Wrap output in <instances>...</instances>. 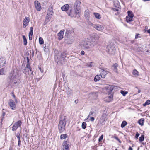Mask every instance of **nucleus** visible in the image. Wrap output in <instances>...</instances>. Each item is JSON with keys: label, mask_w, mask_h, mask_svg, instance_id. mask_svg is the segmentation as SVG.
<instances>
[{"label": "nucleus", "mask_w": 150, "mask_h": 150, "mask_svg": "<svg viewBox=\"0 0 150 150\" xmlns=\"http://www.w3.org/2000/svg\"><path fill=\"white\" fill-rule=\"evenodd\" d=\"M128 150H133V149L131 146H130L128 149Z\"/></svg>", "instance_id": "62"}, {"label": "nucleus", "mask_w": 150, "mask_h": 150, "mask_svg": "<svg viewBox=\"0 0 150 150\" xmlns=\"http://www.w3.org/2000/svg\"><path fill=\"white\" fill-rule=\"evenodd\" d=\"M29 70L28 69L25 68L23 72L26 75H28L29 74Z\"/></svg>", "instance_id": "31"}, {"label": "nucleus", "mask_w": 150, "mask_h": 150, "mask_svg": "<svg viewBox=\"0 0 150 150\" xmlns=\"http://www.w3.org/2000/svg\"><path fill=\"white\" fill-rule=\"evenodd\" d=\"M114 138H115V139H116V140H117V141H118L119 143H121V141L119 139V138L117 136H115L114 137Z\"/></svg>", "instance_id": "48"}, {"label": "nucleus", "mask_w": 150, "mask_h": 150, "mask_svg": "<svg viewBox=\"0 0 150 150\" xmlns=\"http://www.w3.org/2000/svg\"><path fill=\"white\" fill-rule=\"evenodd\" d=\"M39 69L40 70V72L41 73H43V69H41V68L40 67H39Z\"/></svg>", "instance_id": "58"}, {"label": "nucleus", "mask_w": 150, "mask_h": 150, "mask_svg": "<svg viewBox=\"0 0 150 150\" xmlns=\"http://www.w3.org/2000/svg\"><path fill=\"white\" fill-rule=\"evenodd\" d=\"M71 90H69L68 91V92H67V95H69V94H70L71 93Z\"/></svg>", "instance_id": "59"}, {"label": "nucleus", "mask_w": 150, "mask_h": 150, "mask_svg": "<svg viewBox=\"0 0 150 150\" xmlns=\"http://www.w3.org/2000/svg\"><path fill=\"white\" fill-rule=\"evenodd\" d=\"M141 37V35L139 34H137L135 35V39H137Z\"/></svg>", "instance_id": "47"}, {"label": "nucleus", "mask_w": 150, "mask_h": 150, "mask_svg": "<svg viewBox=\"0 0 150 150\" xmlns=\"http://www.w3.org/2000/svg\"><path fill=\"white\" fill-rule=\"evenodd\" d=\"M74 102L76 104L78 102V100H76L74 101Z\"/></svg>", "instance_id": "63"}, {"label": "nucleus", "mask_w": 150, "mask_h": 150, "mask_svg": "<svg viewBox=\"0 0 150 150\" xmlns=\"http://www.w3.org/2000/svg\"><path fill=\"white\" fill-rule=\"evenodd\" d=\"M150 104V100H148L146 101L143 104L144 106H146L147 105H148Z\"/></svg>", "instance_id": "42"}, {"label": "nucleus", "mask_w": 150, "mask_h": 150, "mask_svg": "<svg viewBox=\"0 0 150 150\" xmlns=\"http://www.w3.org/2000/svg\"><path fill=\"white\" fill-rule=\"evenodd\" d=\"M107 109H105V110H104L102 114H104L105 115H107Z\"/></svg>", "instance_id": "52"}, {"label": "nucleus", "mask_w": 150, "mask_h": 150, "mask_svg": "<svg viewBox=\"0 0 150 150\" xmlns=\"http://www.w3.org/2000/svg\"><path fill=\"white\" fill-rule=\"evenodd\" d=\"M140 135L139 133L138 132H137L135 136V137L136 139H137L138 138V137Z\"/></svg>", "instance_id": "53"}, {"label": "nucleus", "mask_w": 150, "mask_h": 150, "mask_svg": "<svg viewBox=\"0 0 150 150\" xmlns=\"http://www.w3.org/2000/svg\"><path fill=\"white\" fill-rule=\"evenodd\" d=\"M93 27L96 30L99 31H102L104 29L103 26L99 24H94L93 25Z\"/></svg>", "instance_id": "11"}, {"label": "nucleus", "mask_w": 150, "mask_h": 150, "mask_svg": "<svg viewBox=\"0 0 150 150\" xmlns=\"http://www.w3.org/2000/svg\"><path fill=\"white\" fill-rule=\"evenodd\" d=\"M68 16L71 17H75L76 14L75 13V11L74 12L72 8H70L69 10L67 12Z\"/></svg>", "instance_id": "10"}, {"label": "nucleus", "mask_w": 150, "mask_h": 150, "mask_svg": "<svg viewBox=\"0 0 150 150\" xmlns=\"http://www.w3.org/2000/svg\"><path fill=\"white\" fill-rule=\"evenodd\" d=\"M6 62V60L4 58H0V67L4 66Z\"/></svg>", "instance_id": "17"}, {"label": "nucleus", "mask_w": 150, "mask_h": 150, "mask_svg": "<svg viewBox=\"0 0 150 150\" xmlns=\"http://www.w3.org/2000/svg\"><path fill=\"white\" fill-rule=\"evenodd\" d=\"M116 49L115 46L113 45L112 46V47H110V49H108V52L110 54H113L115 52V50Z\"/></svg>", "instance_id": "15"}, {"label": "nucleus", "mask_w": 150, "mask_h": 150, "mask_svg": "<svg viewBox=\"0 0 150 150\" xmlns=\"http://www.w3.org/2000/svg\"><path fill=\"white\" fill-rule=\"evenodd\" d=\"M113 96L112 95H111L110 96H108V98L109 99V100H107V101L109 102L112 99Z\"/></svg>", "instance_id": "46"}, {"label": "nucleus", "mask_w": 150, "mask_h": 150, "mask_svg": "<svg viewBox=\"0 0 150 150\" xmlns=\"http://www.w3.org/2000/svg\"><path fill=\"white\" fill-rule=\"evenodd\" d=\"M39 43L40 45L43 44L44 43V40L42 37H39Z\"/></svg>", "instance_id": "30"}, {"label": "nucleus", "mask_w": 150, "mask_h": 150, "mask_svg": "<svg viewBox=\"0 0 150 150\" xmlns=\"http://www.w3.org/2000/svg\"><path fill=\"white\" fill-rule=\"evenodd\" d=\"M107 115H105L104 114H102L100 121V124L102 125H103L105 123V121L107 120Z\"/></svg>", "instance_id": "8"}, {"label": "nucleus", "mask_w": 150, "mask_h": 150, "mask_svg": "<svg viewBox=\"0 0 150 150\" xmlns=\"http://www.w3.org/2000/svg\"><path fill=\"white\" fill-rule=\"evenodd\" d=\"M5 114V112H3V117H2V118H1V122H2L3 121V119L4 118V116Z\"/></svg>", "instance_id": "54"}, {"label": "nucleus", "mask_w": 150, "mask_h": 150, "mask_svg": "<svg viewBox=\"0 0 150 150\" xmlns=\"http://www.w3.org/2000/svg\"><path fill=\"white\" fill-rule=\"evenodd\" d=\"M69 144L67 141H64L62 144L63 148L62 150H69Z\"/></svg>", "instance_id": "13"}, {"label": "nucleus", "mask_w": 150, "mask_h": 150, "mask_svg": "<svg viewBox=\"0 0 150 150\" xmlns=\"http://www.w3.org/2000/svg\"><path fill=\"white\" fill-rule=\"evenodd\" d=\"M147 32H148V33L150 34V29L148 30H147Z\"/></svg>", "instance_id": "64"}, {"label": "nucleus", "mask_w": 150, "mask_h": 150, "mask_svg": "<svg viewBox=\"0 0 150 150\" xmlns=\"http://www.w3.org/2000/svg\"><path fill=\"white\" fill-rule=\"evenodd\" d=\"M94 118L93 117H91L90 120L92 122H93L94 120Z\"/></svg>", "instance_id": "57"}, {"label": "nucleus", "mask_w": 150, "mask_h": 150, "mask_svg": "<svg viewBox=\"0 0 150 150\" xmlns=\"http://www.w3.org/2000/svg\"><path fill=\"white\" fill-rule=\"evenodd\" d=\"M53 6L52 5H50L49 6V9L48 10V14L51 15H53Z\"/></svg>", "instance_id": "19"}, {"label": "nucleus", "mask_w": 150, "mask_h": 150, "mask_svg": "<svg viewBox=\"0 0 150 150\" xmlns=\"http://www.w3.org/2000/svg\"><path fill=\"white\" fill-rule=\"evenodd\" d=\"M101 77L104 78L105 76L108 74V71L104 68L101 69L100 71Z\"/></svg>", "instance_id": "7"}, {"label": "nucleus", "mask_w": 150, "mask_h": 150, "mask_svg": "<svg viewBox=\"0 0 150 150\" xmlns=\"http://www.w3.org/2000/svg\"><path fill=\"white\" fill-rule=\"evenodd\" d=\"M64 30H60V31L58 33L57 35L58 36V39L59 40H61L63 38V35Z\"/></svg>", "instance_id": "14"}, {"label": "nucleus", "mask_w": 150, "mask_h": 150, "mask_svg": "<svg viewBox=\"0 0 150 150\" xmlns=\"http://www.w3.org/2000/svg\"><path fill=\"white\" fill-rule=\"evenodd\" d=\"M114 6L117 8H121V6L118 1H113Z\"/></svg>", "instance_id": "20"}, {"label": "nucleus", "mask_w": 150, "mask_h": 150, "mask_svg": "<svg viewBox=\"0 0 150 150\" xmlns=\"http://www.w3.org/2000/svg\"><path fill=\"white\" fill-rule=\"evenodd\" d=\"M144 118H141L139 120L138 123L141 125L143 126L144 125Z\"/></svg>", "instance_id": "27"}, {"label": "nucleus", "mask_w": 150, "mask_h": 150, "mask_svg": "<svg viewBox=\"0 0 150 150\" xmlns=\"http://www.w3.org/2000/svg\"><path fill=\"white\" fill-rule=\"evenodd\" d=\"M33 27H31L30 28V31L31 32H33Z\"/></svg>", "instance_id": "60"}, {"label": "nucleus", "mask_w": 150, "mask_h": 150, "mask_svg": "<svg viewBox=\"0 0 150 150\" xmlns=\"http://www.w3.org/2000/svg\"><path fill=\"white\" fill-rule=\"evenodd\" d=\"M93 37H94L95 40H97L99 38L98 35L97 34H94Z\"/></svg>", "instance_id": "43"}, {"label": "nucleus", "mask_w": 150, "mask_h": 150, "mask_svg": "<svg viewBox=\"0 0 150 150\" xmlns=\"http://www.w3.org/2000/svg\"><path fill=\"white\" fill-rule=\"evenodd\" d=\"M80 1H76L74 3L75 13L76 14H78L79 13L80 10Z\"/></svg>", "instance_id": "3"}, {"label": "nucleus", "mask_w": 150, "mask_h": 150, "mask_svg": "<svg viewBox=\"0 0 150 150\" xmlns=\"http://www.w3.org/2000/svg\"><path fill=\"white\" fill-rule=\"evenodd\" d=\"M90 12L88 9H87L84 12V16L88 20L90 17Z\"/></svg>", "instance_id": "18"}, {"label": "nucleus", "mask_w": 150, "mask_h": 150, "mask_svg": "<svg viewBox=\"0 0 150 150\" xmlns=\"http://www.w3.org/2000/svg\"><path fill=\"white\" fill-rule=\"evenodd\" d=\"M114 88V86H110L108 85H107L105 87V88L107 90V92H108V93L110 94L112 91L113 90Z\"/></svg>", "instance_id": "12"}, {"label": "nucleus", "mask_w": 150, "mask_h": 150, "mask_svg": "<svg viewBox=\"0 0 150 150\" xmlns=\"http://www.w3.org/2000/svg\"><path fill=\"white\" fill-rule=\"evenodd\" d=\"M30 21V19L29 17H26L23 20V27L25 28L28 25Z\"/></svg>", "instance_id": "9"}, {"label": "nucleus", "mask_w": 150, "mask_h": 150, "mask_svg": "<svg viewBox=\"0 0 150 150\" xmlns=\"http://www.w3.org/2000/svg\"><path fill=\"white\" fill-rule=\"evenodd\" d=\"M86 124L85 122H83L82 124V127L83 129H85L86 127Z\"/></svg>", "instance_id": "37"}, {"label": "nucleus", "mask_w": 150, "mask_h": 150, "mask_svg": "<svg viewBox=\"0 0 150 150\" xmlns=\"http://www.w3.org/2000/svg\"><path fill=\"white\" fill-rule=\"evenodd\" d=\"M4 68H1L0 69V75H5L4 72Z\"/></svg>", "instance_id": "38"}, {"label": "nucleus", "mask_w": 150, "mask_h": 150, "mask_svg": "<svg viewBox=\"0 0 150 150\" xmlns=\"http://www.w3.org/2000/svg\"><path fill=\"white\" fill-rule=\"evenodd\" d=\"M22 124V122L21 120H18L16 122L13 124L12 127V130L13 131H16L18 128L20 127Z\"/></svg>", "instance_id": "4"}, {"label": "nucleus", "mask_w": 150, "mask_h": 150, "mask_svg": "<svg viewBox=\"0 0 150 150\" xmlns=\"http://www.w3.org/2000/svg\"><path fill=\"white\" fill-rule=\"evenodd\" d=\"M81 54L82 55H84L85 54V52L83 51H81Z\"/></svg>", "instance_id": "56"}, {"label": "nucleus", "mask_w": 150, "mask_h": 150, "mask_svg": "<svg viewBox=\"0 0 150 150\" xmlns=\"http://www.w3.org/2000/svg\"><path fill=\"white\" fill-rule=\"evenodd\" d=\"M118 8H112V9L113 10V11H117V13H115V15H117L119 13L118 12V11H119V9H118Z\"/></svg>", "instance_id": "44"}, {"label": "nucleus", "mask_w": 150, "mask_h": 150, "mask_svg": "<svg viewBox=\"0 0 150 150\" xmlns=\"http://www.w3.org/2000/svg\"><path fill=\"white\" fill-rule=\"evenodd\" d=\"M21 142H18V145L19 146H20L21 145Z\"/></svg>", "instance_id": "61"}, {"label": "nucleus", "mask_w": 150, "mask_h": 150, "mask_svg": "<svg viewBox=\"0 0 150 150\" xmlns=\"http://www.w3.org/2000/svg\"><path fill=\"white\" fill-rule=\"evenodd\" d=\"M133 17L132 16H126V21L128 23H130L132 21Z\"/></svg>", "instance_id": "24"}, {"label": "nucleus", "mask_w": 150, "mask_h": 150, "mask_svg": "<svg viewBox=\"0 0 150 150\" xmlns=\"http://www.w3.org/2000/svg\"><path fill=\"white\" fill-rule=\"evenodd\" d=\"M96 44L97 42L95 41H86L82 43L81 46L84 49H89L93 48Z\"/></svg>", "instance_id": "1"}, {"label": "nucleus", "mask_w": 150, "mask_h": 150, "mask_svg": "<svg viewBox=\"0 0 150 150\" xmlns=\"http://www.w3.org/2000/svg\"><path fill=\"white\" fill-rule=\"evenodd\" d=\"M8 105L13 110H15L16 109V105L15 102L13 100L11 99L8 101Z\"/></svg>", "instance_id": "5"}, {"label": "nucleus", "mask_w": 150, "mask_h": 150, "mask_svg": "<svg viewBox=\"0 0 150 150\" xmlns=\"http://www.w3.org/2000/svg\"><path fill=\"white\" fill-rule=\"evenodd\" d=\"M127 13L128 15L127 16H132V17H134V15L132 13V12L131 11H127Z\"/></svg>", "instance_id": "33"}, {"label": "nucleus", "mask_w": 150, "mask_h": 150, "mask_svg": "<svg viewBox=\"0 0 150 150\" xmlns=\"http://www.w3.org/2000/svg\"><path fill=\"white\" fill-rule=\"evenodd\" d=\"M121 93L124 96H125V95L128 93V92L127 91H124L123 90H121L120 91Z\"/></svg>", "instance_id": "41"}, {"label": "nucleus", "mask_w": 150, "mask_h": 150, "mask_svg": "<svg viewBox=\"0 0 150 150\" xmlns=\"http://www.w3.org/2000/svg\"><path fill=\"white\" fill-rule=\"evenodd\" d=\"M101 77V75H97L94 78V80L95 81L97 82L100 79Z\"/></svg>", "instance_id": "26"}, {"label": "nucleus", "mask_w": 150, "mask_h": 150, "mask_svg": "<svg viewBox=\"0 0 150 150\" xmlns=\"http://www.w3.org/2000/svg\"><path fill=\"white\" fill-rule=\"evenodd\" d=\"M113 66L114 67V71L116 73H117V67L118 66V64L117 63H115L113 65Z\"/></svg>", "instance_id": "28"}, {"label": "nucleus", "mask_w": 150, "mask_h": 150, "mask_svg": "<svg viewBox=\"0 0 150 150\" xmlns=\"http://www.w3.org/2000/svg\"><path fill=\"white\" fill-rule=\"evenodd\" d=\"M52 15L50 16V15L47 13L46 16L45 20V22L46 23L48 22L50 20Z\"/></svg>", "instance_id": "21"}, {"label": "nucleus", "mask_w": 150, "mask_h": 150, "mask_svg": "<svg viewBox=\"0 0 150 150\" xmlns=\"http://www.w3.org/2000/svg\"><path fill=\"white\" fill-rule=\"evenodd\" d=\"M93 14L94 15L95 18L98 19H100L101 18L100 15L99 13H94Z\"/></svg>", "instance_id": "25"}, {"label": "nucleus", "mask_w": 150, "mask_h": 150, "mask_svg": "<svg viewBox=\"0 0 150 150\" xmlns=\"http://www.w3.org/2000/svg\"><path fill=\"white\" fill-rule=\"evenodd\" d=\"M127 124V122L125 121H122L121 124V126L122 128L124 127Z\"/></svg>", "instance_id": "32"}, {"label": "nucleus", "mask_w": 150, "mask_h": 150, "mask_svg": "<svg viewBox=\"0 0 150 150\" xmlns=\"http://www.w3.org/2000/svg\"><path fill=\"white\" fill-rule=\"evenodd\" d=\"M41 9L40 4V3H38V11H40Z\"/></svg>", "instance_id": "51"}, {"label": "nucleus", "mask_w": 150, "mask_h": 150, "mask_svg": "<svg viewBox=\"0 0 150 150\" xmlns=\"http://www.w3.org/2000/svg\"><path fill=\"white\" fill-rule=\"evenodd\" d=\"M103 135H102L99 138V139H98L99 142H100L103 139Z\"/></svg>", "instance_id": "50"}, {"label": "nucleus", "mask_w": 150, "mask_h": 150, "mask_svg": "<svg viewBox=\"0 0 150 150\" xmlns=\"http://www.w3.org/2000/svg\"><path fill=\"white\" fill-rule=\"evenodd\" d=\"M16 137H17V139L18 140V142H20V135L19 133H18L17 134Z\"/></svg>", "instance_id": "45"}, {"label": "nucleus", "mask_w": 150, "mask_h": 150, "mask_svg": "<svg viewBox=\"0 0 150 150\" xmlns=\"http://www.w3.org/2000/svg\"><path fill=\"white\" fill-rule=\"evenodd\" d=\"M70 9V7L68 4H66L62 6L61 8L62 10L64 11H68V9Z\"/></svg>", "instance_id": "16"}, {"label": "nucleus", "mask_w": 150, "mask_h": 150, "mask_svg": "<svg viewBox=\"0 0 150 150\" xmlns=\"http://www.w3.org/2000/svg\"><path fill=\"white\" fill-rule=\"evenodd\" d=\"M25 68H26L27 69H28L30 72L32 71V69L29 64V60L28 58H27V64Z\"/></svg>", "instance_id": "23"}, {"label": "nucleus", "mask_w": 150, "mask_h": 150, "mask_svg": "<svg viewBox=\"0 0 150 150\" xmlns=\"http://www.w3.org/2000/svg\"><path fill=\"white\" fill-rule=\"evenodd\" d=\"M96 115V113L95 112V111L93 110H91V111L90 112L88 116V118L90 116H95Z\"/></svg>", "instance_id": "22"}, {"label": "nucleus", "mask_w": 150, "mask_h": 150, "mask_svg": "<svg viewBox=\"0 0 150 150\" xmlns=\"http://www.w3.org/2000/svg\"><path fill=\"white\" fill-rule=\"evenodd\" d=\"M144 140V135H142L139 138V141L140 142L143 141Z\"/></svg>", "instance_id": "35"}, {"label": "nucleus", "mask_w": 150, "mask_h": 150, "mask_svg": "<svg viewBox=\"0 0 150 150\" xmlns=\"http://www.w3.org/2000/svg\"><path fill=\"white\" fill-rule=\"evenodd\" d=\"M23 40L24 45L25 46H26L27 45V40L26 38L25 37V36H24V35L23 36Z\"/></svg>", "instance_id": "29"}, {"label": "nucleus", "mask_w": 150, "mask_h": 150, "mask_svg": "<svg viewBox=\"0 0 150 150\" xmlns=\"http://www.w3.org/2000/svg\"><path fill=\"white\" fill-rule=\"evenodd\" d=\"M12 95L13 97L14 98V99H15V100H16V96H15V95L14 94V92H12Z\"/></svg>", "instance_id": "55"}, {"label": "nucleus", "mask_w": 150, "mask_h": 150, "mask_svg": "<svg viewBox=\"0 0 150 150\" xmlns=\"http://www.w3.org/2000/svg\"><path fill=\"white\" fill-rule=\"evenodd\" d=\"M65 56L64 53H62L59 58L58 61L57 62V63H60L62 65L63 64H64L65 61Z\"/></svg>", "instance_id": "6"}, {"label": "nucleus", "mask_w": 150, "mask_h": 150, "mask_svg": "<svg viewBox=\"0 0 150 150\" xmlns=\"http://www.w3.org/2000/svg\"><path fill=\"white\" fill-rule=\"evenodd\" d=\"M35 7L38 10V1H35L34 2Z\"/></svg>", "instance_id": "49"}, {"label": "nucleus", "mask_w": 150, "mask_h": 150, "mask_svg": "<svg viewBox=\"0 0 150 150\" xmlns=\"http://www.w3.org/2000/svg\"><path fill=\"white\" fill-rule=\"evenodd\" d=\"M132 73L134 75H138V71L135 69H134Z\"/></svg>", "instance_id": "39"}, {"label": "nucleus", "mask_w": 150, "mask_h": 150, "mask_svg": "<svg viewBox=\"0 0 150 150\" xmlns=\"http://www.w3.org/2000/svg\"><path fill=\"white\" fill-rule=\"evenodd\" d=\"M44 51L45 52H47L49 50V47L48 46H46V45H45V46L44 47Z\"/></svg>", "instance_id": "40"}, {"label": "nucleus", "mask_w": 150, "mask_h": 150, "mask_svg": "<svg viewBox=\"0 0 150 150\" xmlns=\"http://www.w3.org/2000/svg\"><path fill=\"white\" fill-rule=\"evenodd\" d=\"M67 135L66 134H61L60 136V138L61 139H63L67 138Z\"/></svg>", "instance_id": "34"}, {"label": "nucleus", "mask_w": 150, "mask_h": 150, "mask_svg": "<svg viewBox=\"0 0 150 150\" xmlns=\"http://www.w3.org/2000/svg\"><path fill=\"white\" fill-rule=\"evenodd\" d=\"M33 32L30 31L29 34V39L30 40L32 39Z\"/></svg>", "instance_id": "36"}, {"label": "nucleus", "mask_w": 150, "mask_h": 150, "mask_svg": "<svg viewBox=\"0 0 150 150\" xmlns=\"http://www.w3.org/2000/svg\"><path fill=\"white\" fill-rule=\"evenodd\" d=\"M66 118L65 116H61L58 127L60 133L63 132L65 130L66 124Z\"/></svg>", "instance_id": "2"}]
</instances>
